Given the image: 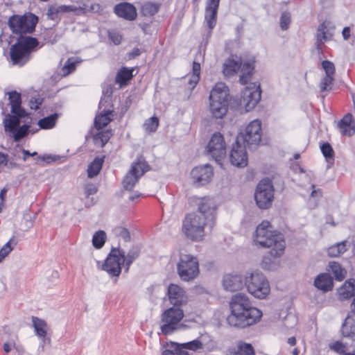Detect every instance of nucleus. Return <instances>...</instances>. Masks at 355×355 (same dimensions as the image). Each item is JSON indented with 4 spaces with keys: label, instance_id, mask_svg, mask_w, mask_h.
Listing matches in <instances>:
<instances>
[{
    "label": "nucleus",
    "instance_id": "f257e3e1",
    "mask_svg": "<svg viewBox=\"0 0 355 355\" xmlns=\"http://www.w3.org/2000/svg\"><path fill=\"white\" fill-rule=\"evenodd\" d=\"M230 313L227 317L229 325L245 328L255 324L261 318L262 312L252 306L249 297L244 293L233 295L230 302Z\"/></svg>",
    "mask_w": 355,
    "mask_h": 355
},
{
    "label": "nucleus",
    "instance_id": "f03ea898",
    "mask_svg": "<svg viewBox=\"0 0 355 355\" xmlns=\"http://www.w3.org/2000/svg\"><path fill=\"white\" fill-rule=\"evenodd\" d=\"M8 95L11 114H6L3 119L4 129L10 137L13 138L15 141H18L25 137L28 131V125H20V119L26 115V112L21 105V94L12 91L8 92Z\"/></svg>",
    "mask_w": 355,
    "mask_h": 355
},
{
    "label": "nucleus",
    "instance_id": "7ed1b4c3",
    "mask_svg": "<svg viewBox=\"0 0 355 355\" xmlns=\"http://www.w3.org/2000/svg\"><path fill=\"white\" fill-rule=\"evenodd\" d=\"M254 242L257 245L269 248L272 257H281L286 248V242L283 235L272 230L268 221H263L256 229Z\"/></svg>",
    "mask_w": 355,
    "mask_h": 355
},
{
    "label": "nucleus",
    "instance_id": "20e7f679",
    "mask_svg": "<svg viewBox=\"0 0 355 355\" xmlns=\"http://www.w3.org/2000/svg\"><path fill=\"white\" fill-rule=\"evenodd\" d=\"M37 21V17L32 13H27L24 15H14L10 17L8 25L12 31V38L19 40L25 37H33L30 34L35 31Z\"/></svg>",
    "mask_w": 355,
    "mask_h": 355
},
{
    "label": "nucleus",
    "instance_id": "39448f33",
    "mask_svg": "<svg viewBox=\"0 0 355 355\" xmlns=\"http://www.w3.org/2000/svg\"><path fill=\"white\" fill-rule=\"evenodd\" d=\"M16 40V43L10 48V61L12 64L21 67L30 60L31 53L37 49L39 42L35 37Z\"/></svg>",
    "mask_w": 355,
    "mask_h": 355
},
{
    "label": "nucleus",
    "instance_id": "423d86ee",
    "mask_svg": "<svg viewBox=\"0 0 355 355\" xmlns=\"http://www.w3.org/2000/svg\"><path fill=\"white\" fill-rule=\"evenodd\" d=\"M229 89L223 83H218L211 90L209 95V110L216 119H222L228 108Z\"/></svg>",
    "mask_w": 355,
    "mask_h": 355
},
{
    "label": "nucleus",
    "instance_id": "0eeeda50",
    "mask_svg": "<svg viewBox=\"0 0 355 355\" xmlns=\"http://www.w3.org/2000/svg\"><path fill=\"white\" fill-rule=\"evenodd\" d=\"M245 286L248 292L258 299H265L270 292V286L266 276L258 271L247 272Z\"/></svg>",
    "mask_w": 355,
    "mask_h": 355
},
{
    "label": "nucleus",
    "instance_id": "6e6552de",
    "mask_svg": "<svg viewBox=\"0 0 355 355\" xmlns=\"http://www.w3.org/2000/svg\"><path fill=\"white\" fill-rule=\"evenodd\" d=\"M177 273L183 282L194 280L199 275V261L192 254L180 253L176 264Z\"/></svg>",
    "mask_w": 355,
    "mask_h": 355
},
{
    "label": "nucleus",
    "instance_id": "1a4fd4ad",
    "mask_svg": "<svg viewBox=\"0 0 355 355\" xmlns=\"http://www.w3.org/2000/svg\"><path fill=\"white\" fill-rule=\"evenodd\" d=\"M254 60H250L243 64L241 58L232 55L223 64V73L225 76H232L241 70L242 74L240 76V82L245 85L250 79L254 70Z\"/></svg>",
    "mask_w": 355,
    "mask_h": 355
},
{
    "label": "nucleus",
    "instance_id": "9d476101",
    "mask_svg": "<svg viewBox=\"0 0 355 355\" xmlns=\"http://www.w3.org/2000/svg\"><path fill=\"white\" fill-rule=\"evenodd\" d=\"M184 311L180 307H170L161 315L160 329L163 334L168 335L180 330L183 325L181 320L184 318Z\"/></svg>",
    "mask_w": 355,
    "mask_h": 355
},
{
    "label": "nucleus",
    "instance_id": "9b49d317",
    "mask_svg": "<svg viewBox=\"0 0 355 355\" xmlns=\"http://www.w3.org/2000/svg\"><path fill=\"white\" fill-rule=\"evenodd\" d=\"M209 223L202 215L189 214L183 222V232L191 240L198 241L204 236L205 227Z\"/></svg>",
    "mask_w": 355,
    "mask_h": 355
},
{
    "label": "nucleus",
    "instance_id": "f8f14e48",
    "mask_svg": "<svg viewBox=\"0 0 355 355\" xmlns=\"http://www.w3.org/2000/svg\"><path fill=\"white\" fill-rule=\"evenodd\" d=\"M261 135V122L259 119H254L246 126L243 132L240 133L236 139L249 148H252L259 144Z\"/></svg>",
    "mask_w": 355,
    "mask_h": 355
},
{
    "label": "nucleus",
    "instance_id": "ddd939ff",
    "mask_svg": "<svg viewBox=\"0 0 355 355\" xmlns=\"http://www.w3.org/2000/svg\"><path fill=\"white\" fill-rule=\"evenodd\" d=\"M274 198V188L272 182L263 179L257 186L254 198L258 207L261 209H268L272 204Z\"/></svg>",
    "mask_w": 355,
    "mask_h": 355
},
{
    "label": "nucleus",
    "instance_id": "4468645a",
    "mask_svg": "<svg viewBox=\"0 0 355 355\" xmlns=\"http://www.w3.org/2000/svg\"><path fill=\"white\" fill-rule=\"evenodd\" d=\"M125 260L124 252L114 248L103 265V269L113 277H119L121 272V265L124 264Z\"/></svg>",
    "mask_w": 355,
    "mask_h": 355
},
{
    "label": "nucleus",
    "instance_id": "2eb2a0df",
    "mask_svg": "<svg viewBox=\"0 0 355 355\" xmlns=\"http://www.w3.org/2000/svg\"><path fill=\"white\" fill-rule=\"evenodd\" d=\"M207 150L208 154L216 162H219L226 155V144L223 135L220 132L213 134L207 144Z\"/></svg>",
    "mask_w": 355,
    "mask_h": 355
},
{
    "label": "nucleus",
    "instance_id": "dca6fc26",
    "mask_svg": "<svg viewBox=\"0 0 355 355\" xmlns=\"http://www.w3.org/2000/svg\"><path fill=\"white\" fill-rule=\"evenodd\" d=\"M260 99L261 89L259 85L254 83H250L242 92L240 103L248 112L256 106Z\"/></svg>",
    "mask_w": 355,
    "mask_h": 355
},
{
    "label": "nucleus",
    "instance_id": "f3484780",
    "mask_svg": "<svg viewBox=\"0 0 355 355\" xmlns=\"http://www.w3.org/2000/svg\"><path fill=\"white\" fill-rule=\"evenodd\" d=\"M148 171V165L143 161H139L132 164L130 170L125 176L123 184L125 189L131 191L138 180Z\"/></svg>",
    "mask_w": 355,
    "mask_h": 355
},
{
    "label": "nucleus",
    "instance_id": "a211bd4d",
    "mask_svg": "<svg viewBox=\"0 0 355 355\" xmlns=\"http://www.w3.org/2000/svg\"><path fill=\"white\" fill-rule=\"evenodd\" d=\"M214 175L212 167L209 164L195 167L191 172V177L196 187L209 183Z\"/></svg>",
    "mask_w": 355,
    "mask_h": 355
},
{
    "label": "nucleus",
    "instance_id": "6ab92c4d",
    "mask_svg": "<svg viewBox=\"0 0 355 355\" xmlns=\"http://www.w3.org/2000/svg\"><path fill=\"white\" fill-rule=\"evenodd\" d=\"M241 143L236 139L230 155L232 164L237 167H245L248 164V155L245 150L247 146L242 145Z\"/></svg>",
    "mask_w": 355,
    "mask_h": 355
},
{
    "label": "nucleus",
    "instance_id": "aec40b11",
    "mask_svg": "<svg viewBox=\"0 0 355 355\" xmlns=\"http://www.w3.org/2000/svg\"><path fill=\"white\" fill-rule=\"evenodd\" d=\"M167 295L170 303L174 307L180 306L187 303L188 297L186 291L178 284H170L168 287Z\"/></svg>",
    "mask_w": 355,
    "mask_h": 355
},
{
    "label": "nucleus",
    "instance_id": "412c9836",
    "mask_svg": "<svg viewBox=\"0 0 355 355\" xmlns=\"http://www.w3.org/2000/svg\"><path fill=\"white\" fill-rule=\"evenodd\" d=\"M223 286L226 291L234 292L245 286V279L241 275L228 274L224 276Z\"/></svg>",
    "mask_w": 355,
    "mask_h": 355
},
{
    "label": "nucleus",
    "instance_id": "4be33fe9",
    "mask_svg": "<svg viewBox=\"0 0 355 355\" xmlns=\"http://www.w3.org/2000/svg\"><path fill=\"white\" fill-rule=\"evenodd\" d=\"M215 207L211 200L202 199L198 204V211L195 214L202 215L206 220L213 224L214 218Z\"/></svg>",
    "mask_w": 355,
    "mask_h": 355
},
{
    "label": "nucleus",
    "instance_id": "5701e85b",
    "mask_svg": "<svg viewBox=\"0 0 355 355\" xmlns=\"http://www.w3.org/2000/svg\"><path fill=\"white\" fill-rule=\"evenodd\" d=\"M114 12L119 17L127 20H134L137 17V10L135 7L127 2H122L114 7Z\"/></svg>",
    "mask_w": 355,
    "mask_h": 355
},
{
    "label": "nucleus",
    "instance_id": "b1692460",
    "mask_svg": "<svg viewBox=\"0 0 355 355\" xmlns=\"http://www.w3.org/2000/svg\"><path fill=\"white\" fill-rule=\"evenodd\" d=\"M219 3L220 0H207L205 19L209 28H213L216 25Z\"/></svg>",
    "mask_w": 355,
    "mask_h": 355
},
{
    "label": "nucleus",
    "instance_id": "393cba45",
    "mask_svg": "<svg viewBox=\"0 0 355 355\" xmlns=\"http://www.w3.org/2000/svg\"><path fill=\"white\" fill-rule=\"evenodd\" d=\"M338 126L343 135L352 136L355 132V121L351 114H347L339 122Z\"/></svg>",
    "mask_w": 355,
    "mask_h": 355
},
{
    "label": "nucleus",
    "instance_id": "a878e982",
    "mask_svg": "<svg viewBox=\"0 0 355 355\" xmlns=\"http://www.w3.org/2000/svg\"><path fill=\"white\" fill-rule=\"evenodd\" d=\"M355 280L350 279L346 281L338 290V295L340 300H347L354 295Z\"/></svg>",
    "mask_w": 355,
    "mask_h": 355
},
{
    "label": "nucleus",
    "instance_id": "bb28decb",
    "mask_svg": "<svg viewBox=\"0 0 355 355\" xmlns=\"http://www.w3.org/2000/svg\"><path fill=\"white\" fill-rule=\"evenodd\" d=\"M314 285L320 290L328 291L333 287V279L329 274L322 273L315 279Z\"/></svg>",
    "mask_w": 355,
    "mask_h": 355
},
{
    "label": "nucleus",
    "instance_id": "cd10ccee",
    "mask_svg": "<svg viewBox=\"0 0 355 355\" xmlns=\"http://www.w3.org/2000/svg\"><path fill=\"white\" fill-rule=\"evenodd\" d=\"M173 345H177L178 347V350L182 352H184L186 354L185 355H188V353L184 349L197 351L198 349H202L204 345L201 338H198L181 345L178 343H171V345L166 350L171 349Z\"/></svg>",
    "mask_w": 355,
    "mask_h": 355
},
{
    "label": "nucleus",
    "instance_id": "c85d7f7f",
    "mask_svg": "<svg viewBox=\"0 0 355 355\" xmlns=\"http://www.w3.org/2000/svg\"><path fill=\"white\" fill-rule=\"evenodd\" d=\"M342 334L343 336L350 338L355 340V314L348 315L342 326Z\"/></svg>",
    "mask_w": 355,
    "mask_h": 355
},
{
    "label": "nucleus",
    "instance_id": "c756f323",
    "mask_svg": "<svg viewBox=\"0 0 355 355\" xmlns=\"http://www.w3.org/2000/svg\"><path fill=\"white\" fill-rule=\"evenodd\" d=\"M332 35V33L327 28L325 23L320 24L317 29L316 33L317 41L315 45L317 49H320L321 45L324 42L329 40Z\"/></svg>",
    "mask_w": 355,
    "mask_h": 355
},
{
    "label": "nucleus",
    "instance_id": "7c9ffc66",
    "mask_svg": "<svg viewBox=\"0 0 355 355\" xmlns=\"http://www.w3.org/2000/svg\"><path fill=\"white\" fill-rule=\"evenodd\" d=\"M113 111L107 110H103L98 114L94 120V125L97 129H101L106 126L112 119Z\"/></svg>",
    "mask_w": 355,
    "mask_h": 355
},
{
    "label": "nucleus",
    "instance_id": "2f4dec72",
    "mask_svg": "<svg viewBox=\"0 0 355 355\" xmlns=\"http://www.w3.org/2000/svg\"><path fill=\"white\" fill-rule=\"evenodd\" d=\"M81 61L82 60L78 57L69 58L61 68L59 75H60L61 77L68 76L69 73L75 71L77 64H80Z\"/></svg>",
    "mask_w": 355,
    "mask_h": 355
},
{
    "label": "nucleus",
    "instance_id": "473e14b6",
    "mask_svg": "<svg viewBox=\"0 0 355 355\" xmlns=\"http://www.w3.org/2000/svg\"><path fill=\"white\" fill-rule=\"evenodd\" d=\"M71 10L70 6H50L48 8V18L53 21H57L60 13L67 12Z\"/></svg>",
    "mask_w": 355,
    "mask_h": 355
},
{
    "label": "nucleus",
    "instance_id": "72a5a7b5",
    "mask_svg": "<svg viewBox=\"0 0 355 355\" xmlns=\"http://www.w3.org/2000/svg\"><path fill=\"white\" fill-rule=\"evenodd\" d=\"M132 71L133 69H129L125 67L121 69L116 76V83L119 84L121 87L125 85L132 78Z\"/></svg>",
    "mask_w": 355,
    "mask_h": 355
},
{
    "label": "nucleus",
    "instance_id": "f704fd0d",
    "mask_svg": "<svg viewBox=\"0 0 355 355\" xmlns=\"http://www.w3.org/2000/svg\"><path fill=\"white\" fill-rule=\"evenodd\" d=\"M193 73L189 76L188 80V87L189 89L192 90L195 88L196 85L200 80V64L198 62H193Z\"/></svg>",
    "mask_w": 355,
    "mask_h": 355
},
{
    "label": "nucleus",
    "instance_id": "c9c22d12",
    "mask_svg": "<svg viewBox=\"0 0 355 355\" xmlns=\"http://www.w3.org/2000/svg\"><path fill=\"white\" fill-rule=\"evenodd\" d=\"M103 162V157H96L94 159V160L89 164L87 169V174L89 178H92L99 173Z\"/></svg>",
    "mask_w": 355,
    "mask_h": 355
},
{
    "label": "nucleus",
    "instance_id": "e433bc0d",
    "mask_svg": "<svg viewBox=\"0 0 355 355\" xmlns=\"http://www.w3.org/2000/svg\"><path fill=\"white\" fill-rule=\"evenodd\" d=\"M32 326L35 334L44 340V321L37 317L32 316Z\"/></svg>",
    "mask_w": 355,
    "mask_h": 355
},
{
    "label": "nucleus",
    "instance_id": "4c0bfd02",
    "mask_svg": "<svg viewBox=\"0 0 355 355\" xmlns=\"http://www.w3.org/2000/svg\"><path fill=\"white\" fill-rule=\"evenodd\" d=\"M346 243V241H343L329 247L327 250L329 256L336 257L343 254L347 250Z\"/></svg>",
    "mask_w": 355,
    "mask_h": 355
},
{
    "label": "nucleus",
    "instance_id": "58836bf2",
    "mask_svg": "<svg viewBox=\"0 0 355 355\" xmlns=\"http://www.w3.org/2000/svg\"><path fill=\"white\" fill-rule=\"evenodd\" d=\"M111 135L112 132L110 130L99 132L94 136V144L103 147L108 141Z\"/></svg>",
    "mask_w": 355,
    "mask_h": 355
},
{
    "label": "nucleus",
    "instance_id": "ea45409f",
    "mask_svg": "<svg viewBox=\"0 0 355 355\" xmlns=\"http://www.w3.org/2000/svg\"><path fill=\"white\" fill-rule=\"evenodd\" d=\"M140 250L138 247H132L125 256V271L128 272L132 263L139 256Z\"/></svg>",
    "mask_w": 355,
    "mask_h": 355
},
{
    "label": "nucleus",
    "instance_id": "a19ab883",
    "mask_svg": "<svg viewBox=\"0 0 355 355\" xmlns=\"http://www.w3.org/2000/svg\"><path fill=\"white\" fill-rule=\"evenodd\" d=\"M329 268L337 280L341 281L345 278L346 271L345 269L342 268L338 263L334 261L331 262L329 263Z\"/></svg>",
    "mask_w": 355,
    "mask_h": 355
},
{
    "label": "nucleus",
    "instance_id": "79ce46f5",
    "mask_svg": "<svg viewBox=\"0 0 355 355\" xmlns=\"http://www.w3.org/2000/svg\"><path fill=\"white\" fill-rule=\"evenodd\" d=\"M159 5L155 3L146 2L141 7V13L144 16H153L159 10Z\"/></svg>",
    "mask_w": 355,
    "mask_h": 355
},
{
    "label": "nucleus",
    "instance_id": "37998d69",
    "mask_svg": "<svg viewBox=\"0 0 355 355\" xmlns=\"http://www.w3.org/2000/svg\"><path fill=\"white\" fill-rule=\"evenodd\" d=\"M106 240V234L104 231L99 230L96 232L92 238V244L94 248H101Z\"/></svg>",
    "mask_w": 355,
    "mask_h": 355
},
{
    "label": "nucleus",
    "instance_id": "c03bdc74",
    "mask_svg": "<svg viewBox=\"0 0 355 355\" xmlns=\"http://www.w3.org/2000/svg\"><path fill=\"white\" fill-rule=\"evenodd\" d=\"M159 125V120L157 117L153 116L144 123V128L146 132H155Z\"/></svg>",
    "mask_w": 355,
    "mask_h": 355
},
{
    "label": "nucleus",
    "instance_id": "a18cd8bd",
    "mask_svg": "<svg viewBox=\"0 0 355 355\" xmlns=\"http://www.w3.org/2000/svg\"><path fill=\"white\" fill-rule=\"evenodd\" d=\"M321 151L327 162H331L334 160V152L329 143L323 144L321 146Z\"/></svg>",
    "mask_w": 355,
    "mask_h": 355
},
{
    "label": "nucleus",
    "instance_id": "49530a36",
    "mask_svg": "<svg viewBox=\"0 0 355 355\" xmlns=\"http://www.w3.org/2000/svg\"><path fill=\"white\" fill-rule=\"evenodd\" d=\"M334 77L324 76L320 81V88L321 92L329 91L331 89Z\"/></svg>",
    "mask_w": 355,
    "mask_h": 355
},
{
    "label": "nucleus",
    "instance_id": "de8ad7c7",
    "mask_svg": "<svg viewBox=\"0 0 355 355\" xmlns=\"http://www.w3.org/2000/svg\"><path fill=\"white\" fill-rule=\"evenodd\" d=\"M322 66L325 71V76L334 77L335 67L333 62L324 60L322 62Z\"/></svg>",
    "mask_w": 355,
    "mask_h": 355
},
{
    "label": "nucleus",
    "instance_id": "09e8293b",
    "mask_svg": "<svg viewBox=\"0 0 355 355\" xmlns=\"http://www.w3.org/2000/svg\"><path fill=\"white\" fill-rule=\"evenodd\" d=\"M116 236L121 237L125 241H128L130 239V233L126 228L123 227H116L113 230Z\"/></svg>",
    "mask_w": 355,
    "mask_h": 355
},
{
    "label": "nucleus",
    "instance_id": "8fccbe9b",
    "mask_svg": "<svg viewBox=\"0 0 355 355\" xmlns=\"http://www.w3.org/2000/svg\"><path fill=\"white\" fill-rule=\"evenodd\" d=\"M238 349L241 355H254V349L250 344L241 343L239 345Z\"/></svg>",
    "mask_w": 355,
    "mask_h": 355
},
{
    "label": "nucleus",
    "instance_id": "3c124183",
    "mask_svg": "<svg viewBox=\"0 0 355 355\" xmlns=\"http://www.w3.org/2000/svg\"><path fill=\"white\" fill-rule=\"evenodd\" d=\"M12 239H10L7 243H6L0 250V263L9 254V253L12 250V248L10 246V242Z\"/></svg>",
    "mask_w": 355,
    "mask_h": 355
},
{
    "label": "nucleus",
    "instance_id": "603ef678",
    "mask_svg": "<svg viewBox=\"0 0 355 355\" xmlns=\"http://www.w3.org/2000/svg\"><path fill=\"white\" fill-rule=\"evenodd\" d=\"M58 116L59 114L57 113L46 116V129L53 128L56 123Z\"/></svg>",
    "mask_w": 355,
    "mask_h": 355
},
{
    "label": "nucleus",
    "instance_id": "864d4df0",
    "mask_svg": "<svg viewBox=\"0 0 355 355\" xmlns=\"http://www.w3.org/2000/svg\"><path fill=\"white\" fill-rule=\"evenodd\" d=\"M291 22V16L288 12H283L280 19V26L282 30H286Z\"/></svg>",
    "mask_w": 355,
    "mask_h": 355
},
{
    "label": "nucleus",
    "instance_id": "5fc2aeb1",
    "mask_svg": "<svg viewBox=\"0 0 355 355\" xmlns=\"http://www.w3.org/2000/svg\"><path fill=\"white\" fill-rule=\"evenodd\" d=\"M331 348L339 354L344 355L345 354H347V352H345V345L340 342H335L331 345Z\"/></svg>",
    "mask_w": 355,
    "mask_h": 355
},
{
    "label": "nucleus",
    "instance_id": "6e6d98bb",
    "mask_svg": "<svg viewBox=\"0 0 355 355\" xmlns=\"http://www.w3.org/2000/svg\"><path fill=\"white\" fill-rule=\"evenodd\" d=\"M42 101L43 98L40 96H32L29 101L31 109L35 110H37L39 106L42 104Z\"/></svg>",
    "mask_w": 355,
    "mask_h": 355
},
{
    "label": "nucleus",
    "instance_id": "4d7b16f0",
    "mask_svg": "<svg viewBox=\"0 0 355 355\" xmlns=\"http://www.w3.org/2000/svg\"><path fill=\"white\" fill-rule=\"evenodd\" d=\"M21 226L24 230L32 226L31 216L29 214L26 213L24 214Z\"/></svg>",
    "mask_w": 355,
    "mask_h": 355
},
{
    "label": "nucleus",
    "instance_id": "13d9d810",
    "mask_svg": "<svg viewBox=\"0 0 355 355\" xmlns=\"http://www.w3.org/2000/svg\"><path fill=\"white\" fill-rule=\"evenodd\" d=\"M184 352H182L178 350V347L177 345H173L171 349L164 350L162 353V355H185Z\"/></svg>",
    "mask_w": 355,
    "mask_h": 355
},
{
    "label": "nucleus",
    "instance_id": "bf43d9fd",
    "mask_svg": "<svg viewBox=\"0 0 355 355\" xmlns=\"http://www.w3.org/2000/svg\"><path fill=\"white\" fill-rule=\"evenodd\" d=\"M85 193L87 196L96 193L97 188L94 184H87L85 187Z\"/></svg>",
    "mask_w": 355,
    "mask_h": 355
},
{
    "label": "nucleus",
    "instance_id": "052dcab7",
    "mask_svg": "<svg viewBox=\"0 0 355 355\" xmlns=\"http://www.w3.org/2000/svg\"><path fill=\"white\" fill-rule=\"evenodd\" d=\"M109 37L115 44H119L122 40L121 35L116 33H110Z\"/></svg>",
    "mask_w": 355,
    "mask_h": 355
},
{
    "label": "nucleus",
    "instance_id": "680f3d73",
    "mask_svg": "<svg viewBox=\"0 0 355 355\" xmlns=\"http://www.w3.org/2000/svg\"><path fill=\"white\" fill-rule=\"evenodd\" d=\"M35 155H37V153L35 152L31 154L28 150H22L21 152L19 153L17 156L19 158H21L24 161H26L28 159V157L31 156H35Z\"/></svg>",
    "mask_w": 355,
    "mask_h": 355
},
{
    "label": "nucleus",
    "instance_id": "e2e57ef3",
    "mask_svg": "<svg viewBox=\"0 0 355 355\" xmlns=\"http://www.w3.org/2000/svg\"><path fill=\"white\" fill-rule=\"evenodd\" d=\"M141 54V50L138 48H135L132 50L131 52L129 53V58L132 59Z\"/></svg>",
    "mask_w": 355,
    "mask_h": 355
},
{
    "label": "nucleus",
    "instance_id": "0e129e2a",
    "mask_svg": "<svg viewBox=\"0 0 355 355\" xmlns=\"http://www.w3.org/2000/svg\"><path fill=\"white\" fill-rule=\"evenodd\" d=\"M60 158V157L58 156V155H46L45 160H46V163H51L52 162H55V161L58 160Z\"/></svg>",
    "mask_w": 355,
    "mask_h": 355
},
{
    "label": "nucleus",
    "instance_id": "69168bd1",
    "mask_svg": "<svg viewBox=\"0 0 355 355\" xmlns=\"http://www.w3.org/2000/svg\"><path fill=\"white\" fill-rule=\"evenodd\" d=\"M59 278V272L58 270H53L51 273V276L49 277V280L51 282H53L54 280H58Z\"/></svg>",
    "mask_w": 355,
    "mask_h": 355
},
{
    "label": "nucleus",
    "instance_id": "338daca9",
    "mask_svg": "<svg viewBox=\"0 0 355 355\" xmlns=\"http://www.w3.org/2000/svg\"><path fill=\"white\" fill-rule=\"evenodd\" d=\"M0 166H8L7 156L2 153H0Z\"/></svg>",
    "mask_w": 355,
    "mask_h": 355
},
{
    "label": "nucleus",
    "instance_id": "774afa93",
    "mask_svg": "<svg viewBox=\"0 0 355 355\" xmlns=\"http://www.w3.org/2000/svg\"><path fill=\"white\" fill-rule=\"evenodd\" d=\"M343 36L345 40H347L350 36V29L349 27H345L343 30Z\"/></svg>",
    "mask_w": 355,
    "mask_h": 355
}]
</instances>
